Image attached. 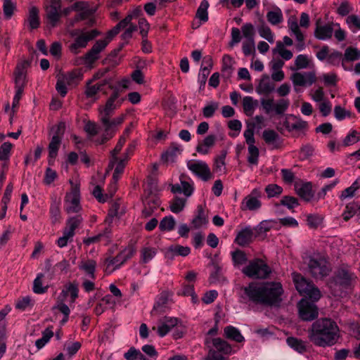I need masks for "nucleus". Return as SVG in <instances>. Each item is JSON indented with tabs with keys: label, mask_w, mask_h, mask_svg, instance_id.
<instances>
[{
	"label": "nucleus",
	"mask_w": 360,
	"mask_h": 360,
	"mask_svg": "<svg viewBox=\"0 0 360 360\" xmlns=\"http://www.w3.org/2000/svg\"><path fill=\"white\" fill-rule=\"evenodd\" d=\"M283 290L279 282L251 283L243 288V302L278 305L282 300Z\"/></svg>",
	"instance_id": "obj_1"
},
{
	"label": "nucleus",
	"mask_w": 360,
	"mask_h": 360,
	"mask_svg": "<svg viewBox=\"0 0 360 360\" xmlns=\"http://www.w3.org/2000/svg\"><path fill=\"white\" fill-rule=\"evenodd\" d=\"M338 327L334 321L329 319H321L312 324L309 337L318 346H330L338 340Z\"/></svg>",
	"instance_id": "obj_2"
},
{
	"label": "nucleus",
	"mask_w": 360,
	"mask_h": 360,
	"mask_svg": "<svg viewBox=\"0 0 360 360\" xmlns=\"http://www.w3.org/2000/svg\"><path fill=\"white\" fill-rule=\"evenodd\" d=\"M309 271L316 278H321L328 275L330 271L328 263L324 256L320 254H313L306 259Z\"/></svg>",
	"instance_id": "obj_3"
},
{
	"label": "nucleus",
	"mask_w": 360,
	"mask_h": 360,
	"mask_svg": "<svg viewBox=\"0 0 360 360\" xmlns=\"http://www.w3.org/2000/svg\"><path fill=\"white\" fill-rule=\"evenodd\" d=\"M292 276L295 286L301 295L307 297L314 301H317L321 298L319 290L307 281L302 275L292 273Z\"/></svg>",
	"instance_id": "obj_4"
},
{
	"label": "nucleus",
	"mask_w": 360,
	"mask_h": 360,
	"mask_svg": "<svg viewBox=\"0 0 360 360\" xmlns=\"http://www.w3.org/2000/svg\"><path fill=\"white\" fill-rule=\"evenodd\" d=\"M355 278L354 274L349 270H342L339 273L335 283L330 284L334 296L343 297L345 290L349 288L352 281Z\"/></svg>",
	"instance_id": "obj_5"
},
{
	"label": "nucleus",
	"mask_w": 360,
	"mask_h": 360,
	"mask_svg": "<svg viewBox=\"0 0 360 360\" xmlns=\"http://www.w3.org/2000/svg\"><path fill=\"white\" fill-rule=\"evenodd\" d=\"M186 166L194 176L203 181H208L214 177L210 166L203 160H189L186 162Z\"/></svg>",
	"instance_id": "obj_6"
},
{
	"label": "nucleus",
	"mask_w": 360,
	"mask_h": 360,
	"mask_svg": "<svg viewBox=\"0 0 360 360\" xmlns=\"http://www.w3.org/2000/svg\"><path fill=\"white\" fill-rule=\"evenodd\" d=\"M242 271L250 278H264L270 274L271 269L263 260L257 259L251 261Z\"/></svg>",
	"instance_id": "obj_7"
},
{
	"label": "nucleus",
	"mask_w": 360,
	"mask_h": 360,
	"mask_svg": "<svg viewBox=\"0 0 360 360\" xmlns=\"http://www.w3.org/2000/svg\"><path fill=\"white\" fill-rule=\"evenodd\" d=\"M134 254V249L132 247L124 248L114 258H108L105 262V271L110 274L120 266Z\"/></svg>",
	"instance_id": "obj_8"
},
{
	"label": "nucleus",
	"mask_w": 360,
	"mask_h": 360,
	"mask_svg": "<svg viewBox=\"0 0 360 360\" xmlns=\"http://www.w3.org/2000/svg\"><path fill=\"white\" fill-rule=\"evenodd\" d=\"M242 36L244 37V40H255V30L252 24L250 22L245 23L241 27V30L237 27H232L230 45L233 46L240 42Z\"/></svg>",
	"instance_id": "obj_9"
},
{
	"label": "nucleus",
	"mask_w": 360,
	"mask_h": 360,
	"mask_svg": "<svg viewBox=\"0 0 360 360\" xmlns=\"http://www.w3.org/2000/svg\"><path fill=\"white\" fill-rule=\"evenodd\" d=\"M72 190L68 193L65 200V209L69 213L77 212L80 210V195L77 184H73L72 180Z\"/></svg>",
	"instance_id": "obj_10"
},
{
	"label": "nucleus",
	"mask_w": 360,
	"mask_h": 360,
	"mask_svg": "<svg viewBox=\"0 0 360 360\" xmlns=\"http://www.w3.org/2000/svg\"><path fill=\"white\" fill-rule=\"evenodd\" d=\"M82 77V73L79 70H74L71 71L68 76L61 75L60 72L58 75V81L56 84V90L63 97L67 94V85L74 84L79 80Z\"/></svg>",
	"instance_id": "obj_11"
},
{
	"label": "nucleus",
	"mask_w": 360,
	"mask_h": 360,
	"mask_svg": "<svg viewBox=\"0 0 360 360\" xmlns=\"http://www.w3.org/2000/svg\"><path fill=\"white\" fill-rule=\"evenodd\" d=\"M205 344L210 349L207 357H212V354H214L218 358L223 357L221 355L217 354L215 351L222 352L225 354H230L233 352L231 347L226 342L222 340L220 338H214L212 340L207 338L205 340Z\"/></svg>",
	"instance_id": "obj_12"
},
{
	"label": "nucleus",
	"mask_w": 360,
	"mask_h": 360,
	"mask_svg": "<svg viewBox=\"0 0 360 360\" xmlns=\"http://www.w3.org/2000/svg\"><path fill=\"white\" fill-rule=\"evenodd\" d=\"M100 34V32L97 30H91L88 32H82L75 39V41L70 45L69 49L70 51L77 53L79 49L85 48L89 41L93 40Z\"/></svg>",
	"instance_id": "obj_13"
},
{
	"label": "nucleus",
	"mask_w": 360,
	"mask_h": 360,
	"mask_svg": "<svg viewBox=\"0 0 360 360\" xmlns=\"http://www.w3.org/2000/svg\"><path fill=\"white\" fill-rule=\"evenodd\" d=\"M181 325V322L178 319L166 316L160 319L157 323V326L153 327V330H156L158 335L162 338L174 327H179Z\"/></svg>",
	"instance_id": "obj_14"
},
{
	"label": "nucleus",
	"mask_w": 360,
	"mask_h": 360,
	"mask_svg": "<svg viewBox=\"0 0 360 360\" xmlns=\"http://www.w3.org/2000/svg\"><path fill=\"white\" fill-rule=\"evenodd\" d=\"M300 317L304 321H311L318 316V309L315 304L302 299L297 304Z\"/></svg>",
	"instance_id": "obj_15"
},
{
	"label": "nucleus",
	"mask_w": 360,
	"mask_h": 360,
	"mask_svg": "<svg viewBox=\"0 0 360 360\" xmlns=\"http://www.w3.org/2000/svg\"><path fill=\"white\" fill-rule=\"evenodd\" d=\"M133 149L134 146H131L127 148L126 153L120 156V158H117V160L113 159L110 160L109 167H115V171L112 175V179L115 182H117L120 175L124 172L126 163L128 161L129 156L133 151Z\"/></svg>",
	"instance_id": "obj_16"
},
{
	"label": "nucleus",
	"mask_w": 360,
	"mask_h": 360,
	"mask_svg": "<svg viewBox=\"0 0 360 360\" xmlns=\"http://www.w3.org/2000/svg\"><path fill=\"white\" fill-rule=\"evenodd\" d=\"M118 94L115 93L107 101L104 106L99 108V117L101 122H107V118L110 117L113 112L118 108L122 101H117Z\"/></svg>",
	"instance_id": "obj_17"
},
{
	"label": "nucleus",
	"mask_w": 360,
	"mask_h": 360,
	"mask_svg": "<svg viewBox=\"0 0 360 360\" xmlns=\"http://www.w3.org/2000/svg\"><path fill=\"white\" fill-rule=\"evenodd\" d=\"M209 217L207 212L202 207L198 206L196 212L191 221V229L200 230L207 226Z\"/></svg>",
	"instance_id": "obj_18"
},
{
	"label": "nucleus",
	"mask_w": 360,
	"mask_h": 360,
	"mask_svg": "<svg viewBox=\"0 0 360 360\" xmlns=\"http://www.w3.org/2000/svg\"><path fill=\"white\" fill-rule=\"evenodd\" d=\"M295 86H311L316 80L314 72H296L291 76Z\"/></svg>",
	"instance_id": "obj_19"
},
{
	"label": "nucleus",
	"mask_w": 360,
	"mask_h": 360,
	"mask_svg": "<svg viewBox=\"0 0 360 360\" xmlns=\"http://www.w3.org/2000/svg\"><path fill=\"white\" fill-rule=\"evenodd\" d=\"M260 191L254 189L250 195L246 196L242 201L241 208L243 210H255L260 207L261 202L259 200Z\"/></svg>",
	"instance_id": "obj_20"
},
{
	"label": "nucleus",
	"mask_w": 360,
	"mask_h": 360,
	"mask_svg": "<svg viewBox=\"0 0 360 360\" xmlns=\"http://www.w3.org/2000/svg\"><path fill=\"white\" fill-rule=\"evenodd\" d=\"M60 0H51V5L46 8L47 19L52 27H54L60 18Z\"/></svg>",
	"instance_id": "obj_21"
},
{
	"label": "nucleus",
	"mask_w": 360,
	"mask_h": 360,
	"mask_svg": "<svg viewBox=\"0 0 360 360\" xmlns=\"http://www.w3.org/2000/svg\"><path fill=\"white\" fill-rule=\"evenodd\" d=\"M194 183L192 180L186 181L181 176L180 184L172 186V191L174 193H183L186 197L189 198L194 192Z\"/></svg>",
	"instance_id": "obj_22"
},
{
	"label": "nucleus",
	"mask_w": 360,
	"mask_h": 360,
	"mask_svg": "<svg viewBox=\"0 0 360 360\" xmlns=\"http://www.w3.org/2000/svg\"><path fill=\"white\" fill-rule=\"evenodd\" d=\"M78 296V288L76 284L68 283L65 285L60 294L59 300L67 302L70 304L74 303Z\"/></svg>",
	"instance_id": "obj_23"
},
{
	"label": "nucleus",
	"mask_w": 360,
	"mask_h": 360,
	"mask_svg": "<svg viewBox=\"0 0 360 360\" xmlns=\"http://www.w3.org/2000/svg\"><path fill=\"white\" fill-rule=\"evenodd\" d=\"M333 34V26L330 24H321L320 20L316 23V28L314 30V37L323 41L330 39Z\"/></svg>",
	"instance_id": "obj_24"
},
{
	"label": "nucleus",
	"mask_w": 360,
	"mask_h": 360,
	"mask_svg": "<svg viewBox=\"0 0 360 360\" xmlns=\"http://www.w3.org/2000/svg\"><path fill=\"white\" fill-rule=\"evenodd\" d=\"M217 141V136L214 134H209L203 140L200 141L196 146V151L200 155H207L212 148L214 147Z\"/></svg>",
	"instance_id": "obj_25"
},
{
	"label": "nucleus",
	"mask_w": 360,
	"mask_h": 360,
	"mask_svg": "<svg viewBox=\"0 0 360 360\" xmlns=\"http://www.w3.org/2000/svg\"><path fill=\"white\" fill-rule=\"evenodd\" d=\"M265 143L271 148H278L282 144V139L277 132L272 129H266L262 133Z\"/></svg>",
	"instance_id": "obj_26"
},
{
	"label": "nucleus",
	"mask_w": 360,
	"mask_h": 360,
	"mask_svg": "<svg viewBox=\"0 0 360 360\" xmlns=\"http://www.w3.org/2000/svg\"><path fill=\"white\" fill-rule=\"evenodd\" d=\"M126 115L122 114L113 119H110V117L107 118V122H101L102 126L105 133L110 136L115 131L117 127L120 126L125 120Z\"/></svg>",
	"instance_id": "obj_27"
},
{
	"label": "nucleus",
	"mask_w": 360,
	"mask_h": 360,
	"mask_svg": "<svg viewBox=\"0 0 360 360\" xmlns=\"http://www.w3.org/2000/svg\"><path fill=\"white\" fill-rule=\"evenodd\" d=\"M250 226H245L237 234L235 241L239 245H245L252 241L255 235L254 230Z\"/></svg>",
	"instance_id": "obj_28"
},
{
	"label": "nucleus",
	"mask_w": 360,
	"mask_h": 360,
	"mask_svg": "<svg viewBox=\"0 0 360 360\" xmlns=\"http://www.w3.org/2000/svg\"><path fill=\"white\" fill-rule=\"evenodd\" d=\"M288 27L292 33L295 36L297 41V48L298 51H301L304 47V37L300 30L296 19H289L288 21Z\"/></svg>",
	"instance_id": "obj_29"
},
{
	"label": "nucleus",
	"mask_w": 360,
	"mask_h": 360,
	"mask_svg": "<svg viewBox=\"0 0 360 360\" xmlns=\"http://www.w3.org/2000/svg\"><path fill=\"white\" fill-rule=\"evenodd\" d=\"M308 123L294 116L288 117L285 122V127L288 131H303L307 129Z\"/></svg>",
	"instance_id": "obj_30"
},
{
	"label": "nucleus",
	"mask_w": 360,
	"mask_h": 360,
	"mask_svg": "<svg viewBox=\"0 0 360 360\" xmlns=\"http://www.w3.org/2000/svg\"><path fill=\"white\" fill-rule=\"evenodd\" d=\"M191 252V249L188 246L174 245L169 246L165 251V255L168 258H174L176 256L186 257Z\"/></svg>",
	"instance_id": "obj_31"
},
{
	"label": "nucleus",
	"mask_w": 360,
	"mask_h": 360,
	"mask_svg": "<svg viewBox=\"0 0 360 360\" xmlns=\"http://www.w3.org/2000/svg\"><path fill=\"white\" fill-rule=\"evenodd\" d=\"M79 269L86 276L94 278L96 262L93 259H82L79 264Z\"/></svg>",
	"instance_id": "obj_32"
},
{
	"label": "nucleus",
	"mask_w": 360,
	"mask_h": 360,
	"mask_svg": "<svg viewBox=\"0 0 360 360\" xmlns=\"http://www.w3.org/2000/svg\"><path fill=\"white\" fill-rule=\"evenodd\" d=\"M182 148L177 144H172L164 153L162 155V160L166 163L174 162L176 158L181 154Z\"/></svg>",
	"instance_id": "obj_33"
},
{
	"label": "nucleus",
	"mask_w": 360,
	"mask_h": 360,
	"mask_svg": "<svg viewBox=\"0 0 360 360\" xmlns=\"http://www.w3.org/2000/svg\"><path fill=\"white\" fill-rule=\"evenodd\" d=\"M39 11L36 6H31L28 11L27 22L31 30L37 29L40 25Z\"/></svg>",
	"instance_id": "obj_34"
},
{
	"label": "nucleus",
	"mask_w": 360,
	"mask_h": 360,
	"mask_svg": "<svg viewBox=\"0 0 360 360\" xmlns=\"http://www.w3.org/2000/svg\"><path fill=\"white\" fill-rule=\"evenodd\" d=\"M354 216H360V203L352 202L346 205L342 213V217L345 221L349 220Z\"/></svg>",
	"instance_id": "obj_35"
},
{
	"label": "nucleus",
	"mask_w": 360,
	"mask_h": 360,
	"mask_svg": "<svg viewBox=\"0 0 360 360\" xmlns=\"http://www.w3.org/2000/svg\"><path fill=\"white\" fill-rule=\"evenodd\" d=\"M295 190L297 193L305 200H310L313 197L311 185L309 183L296 184Z\"/></svg>",
	"instance_id": "obj_36"
},
{
	"label": "nucleus",
	"mask_w": 360,
	"mask_h": 360,
	"mask_svg": "<svg viewBox=\"0 0 360 360\" xmlns=\"http://www.w3.org/2000/svg\"><path fill=\"white\" fill-rule=\"evenodd\" d=\"M60 144V138L58 136H53L49 146V162L53 164L57 156L59 146Z\"/></svg>",
	"instance_id": "obj_37"
},
{
	"label": "nucleus",
	"mask_w": 360,
	"mask_h": 360,
	"mask_svg": "<svg viewBox=\"0 0 360 360\" xmlns=\"http://www.w3.org/2000/svg\"><path fill=\"white\" fill-rule=\"evenodd\" d=\"M342 63L346 62H353L360 59V50L356 47H347L342 56Z\"/></svg>",
	"instance_id": "obj_38"
},
{
	"label": "nucleus",
	"mask_w": 360,
	"mask_h": 360,
	"mask_svg": "<svg viewBox=\"0 0 360 360\" xmlns=\"http://www.w3.org/2000/svg\"><path fill=\"white\" fill-rule=\"evenodd\" d=\"M266 17L268 22L272 25H278L283 20V13L278 7L272 11H268Z\"/></svg>",
	"instance_id": "obj_39"
},
{
	"label": "nucleus",
	"mask_w": 360,
	"mask_h": 360,
	"mask_svg": "<svg viewBox=\"0 0 360 360\" xmlns=\"http://www.w3.org/2000/svg\"><path fill=\"white\" fill-rule=\"evenodd\" d=\"M44 274H38L33 282V291L37 294L44 293L48 288V283L44 280Z\"/></svg>",
	"instance_id": "obj_40"
},
{
	"label": "nucleus",
	"mask_w": 360,
	"mask_h": 360,
	"mask_svg": "<svg viewBox=\"0 0 360 360\" xmlns=\"http://www.w3.org/2000/svg\"><path fill=\"white\" fill-rule=\"evenodd\" d=\"M243 110L245 114L251 116L258 105V101L250 96H245L243 99Z\"/></svg>",
	"instance_id": "obj_41"
},
{
	"label": "nucleus",
	"mask_w": 360,
	"mask_h": 360,
	"mask_svg": "<svg viewBox=\"0 0 360 360\" xmlns=\"http://www.w3.org/2000/svg\"><path fill=\"white\" fill-rule=\"evenodd\" d=\"M226 154L223 153L217 156L214 160V171L219 174L226 173V167L225 162Z\"/></svg>",
	"instance_id": "obj_42"
},
{
	"label": "nucleus",
	"mask_w": 360,
	"mask_h": 360,
	"mask_svg": "<svg viewBox=\"0 0 360 360\" xmlns=\"http://www.w3.org/2000/svg\"><path fill=\"white\" fill-rule=\"evenodd\" d=\"M257 31L259 36L269 43L273 44L274 42V34L271 32L270 27L266 25L264 22H262L258 27Z\"/></svg>",
	"instance_id": "obj_43"
},
{
	"label": "nucleus",
	"mask_w": 360,
	"mask_h": 360,
	"mask_svg": "<svg viewBox=\"0 0 360 360\" xmlns=\"http://www.w3.org/2000/svg\"><path fill=\"white\" fill-rule=\"evenodd\" d=\"M225 336L231 340L237 342L244 341V337L241 335L240 332L236 328L229 326L224 328Z\"/></svg>",
	"instance_id": "obj_44"
},
{
	"label": "nucleus",
	"mask_w": 360,
	"mask_h": 360,
	"mask_svg": "<svg viewBox=\"0 0 360 360\" xmlns=\"http://www.w3.org/2000/svg\"><path fill=\"white\" fill-rule=\"evenodd\" d=\"M209 3L207 0H202L197 9L195 17L201 22H205L208 20Z\"/></svg>",
	"instance_id": "obj_45"
},
{
	"label": "nucleus",
	"mask_w": 360,
	"mask_h": 360,
	"mask_svg": "<svg viewBox=\"0 0 360 360\" xmlns=\"http://www.w3.org/2000/svg\"><path fill=\"white\" fill-rule=\"evenodd\" d=\"M176 226L175 219L171 216L165 217L160 222L159 228L162 231H171Z\"/></svg>",
	"instance_id": "obj_46"
},
{
	"label": "nucleus",
	"mask_w": 360,
	"mask_h": 360,
	"mask_svg": "<svg viewBox=\"0 0 360 360\" xmlns=\"http://www.w3.org/2000/svg\"><path fill=\"white\" fill-rule=\"evenodd\" d=\"M259 154V149L255 144L248 146V162L250 164L257 165Z\"/></svg>",
	"instance_id": "obj_47"
},
{
	"label": "nucleus",
	"mask_w": 360,
	"mask_h": 360,
	"mask_svg": "<svg viewBox=\"0 0 360 360\" xmlns=\"http://www.w3.org/2000/svg\"><path fill=\"white\" fill-rule=\"evenodd\" d=\"M60 200L54 199L50 207V214L53 223L58 221L60 217Z\"/></svg>",
	"instance_id": "obj_48"
},
{
	"label": "nucleus",
	"mask_w": 360,
	"mask_h": 360,
	"mask_svg": "<svg viewBox=\"0 0 360 360\" xmlns=\"http://www.w3.org/2000/svg\"><path fill=\"white\" fill-rule=\"evenodd\" d=\"M53 335V331L49 328H46L42 333V337L37 340L35 342V345L37 347V349H41V348H43L49 342Z\"/></svg>",
	"instance_id": "obj_49"
},
{
	"label": "nucleus",
	"mask_w": 360,
	"mask_h": 360,
	"mask_svg": "<svg viewBox=\"0 0 360 360\" xmlns=\"http://www.w3.org/2000/svg\"><path fill=\"white\" fill-rule=\"evenodd\" d=\"M14 79L15 88H22L23 89L24 84L26 81V72L25 69H16L14 72Z\"/></svg>",
	"instance_id": "obj_50"
},
{
	"label": "nucleus",
	"mask_w": 360,
	"mask_h": 360,
	"mask_svg": "<svg viewBox=\"0 0 360 360\" xmlns=\"http://www.w3.org/2000/svg\"><path fill=\"white\" fill-rule=\"evenodd\" d=\"M109 236L110 231L106 230L103 233H100L97 236L84 239V243L86 245H90L98 241H103L105 243H107L109 241Z\"/></svg>",
	"instance_id": "obj_51"
},
{
	"label": "nucleus",
	"mask_w": 360,
	"mask_h": 360,
	"mask_svg": "<svg viewBox=\"0 0 360 360\" xmlns=\"http://www.w3.org/2000/svg\"><path fill=\"white\" fill-rule=\"evenodd\" d=\"M186 200L181 198H176L170 203V210L175 214L179 213L185 207Z\"/></svg>",
	"instance_id": "obj_52"
},
{
	"label": "nucleus",
	"mask_w": 360,
	"mask_h": 360,
	"mask_svg": "<svg viewBox=\"0 0 360 360\" xmlns=\"http://www.w3.org/2000/svg\"><path fill=\"white\" fill-rule=\"evenodd\" d=\"M287 343L291 348L299 353H302L305 351L306 347L304 342L297 338H288L287 339Z\"/></svg>",
	"instance_id": "obj_53"
},
{
	"label": "nucleus",
	"mask_w": 360,
	"mask_h": 360,
	"mask_svg": "<svg viewBox=\"0 0 360 360\" xmlns=\"http://www.w3.org/2000/svg\"><path fill=\"white\" fill-rule=\"evenodd\" d=\"M274 52H277L283 59L286 60H290L292 57V53L290 51L285 49L283 46V44L280 41L276 42V46Z\"/></svg>",
	"instance_id": "obj_54"
},
{
	"label": "nucleus",
	"mask_w": 360,
	"mask_h": 360,
	"mask_svg": "<svg viewBox=\"0 0 360 360\" xmlns=\"http://www.w3.org/2000/svg\"><path fill=\"white\" fill-rule=\"evenodd\" d=\"M3 11L5 17L11 18L16 8L15 4L12 0H3Z\"/></svg>",
	"instance_id": "obj_55"
},
{
	"label": "nucleus",
	"mask_w": 360,
	"mask_h": 360,
	"mask_svg": "<svg viewBox=\"0 0 360 360\" xmlns=\"http://www.w3.org/2000/svg\"><path fill=\"white\" fill-rule=\"evenodd\" d=\"M77 162L78 155L75 152H71L67 155L65 160L61 165V167L63 169L68 171L70 165H75Z\"/></svg>",
	"instance_id": "obj_56"
},
{
	"label": "nucleus",
	"mask_w": 360,
	"mask_h": 360,
	"mask_svg": "<svg viewBox=\"0 0 360 360\" xmlns=\"http://www.w3.org/2000/svg\"><path fill=\"white\" fill-rule=\"evenodd\" d=\"M346 22L353 32L360 30V18L356 15L347 16Z\"/></svg>",
	"instance_id": "obj_57"
},
{
	"label": "nucleus",
	"mask_w": 360,
	"mask_h": 360,
	"mask_svg": "<svg viewBox=\"0 0 360 360\" xmlns=\"http://www.w3.org/2000/svg\"><path fill=\"white\" fill-rule=\"evenodd\" d=\"M342 58L341 52L336 50H330L326 61L328 65H337L341 60H342Z\"/></svg>",
	"instance_id": "obj_58"
},
{
	"label": "nucleus",
	"mask_w": 360,
	"mask_h": 360,
	"mask_svg": "<svg viewBox=\"0 0 360 360\" xmlns=\"http://www.w3.org/2000/svg\"><path fill=\"white\" fill-rule=\"evenodd\" d=\"M13 145L9 142H4L0 147V160H8Z\"/></svg>",
	"instance_id": "obj_59"
},
{
	"label": "nucleus",
	"mask_w": 360,
	"mask_h": 360,
	"mask_svg": "<svg viewBox=\"0 0 360 360\" xmlns=\"http://www.w3.org/2000/svg\"><path fill=\"white\" fill-rule=\"evenodd\" d=\"M334 115L336 120L342 121L351 117L350 111L342 108L340 105H337L334 108Z\"/></svg>",
	"instance_id": "obj_60"
},
{
	"label": "nucleus",
	"mask_w": 360,
	"mask_h": 360,
	"mask_svg": "<svg viewBox=\"0 0 360 360\" xmlns=\"http://www.w3.org/2000/svg\"><path fill=\"white\" fill-rule=\"evenodd\" d=\"M242 50L245 56H250L255 51V40H244L242 44Z\"/></svg>",
	"instance_id": "obj_61"
},
{
	"label": "nucleus",
	"mask_w": 360,
	"mask_h": 360,
	"mask_svg": "<svg viewBox=\"0 0 360 360\" xmlns=\"http://www.w3.org/2000/svg\"><path fill=\"white\" fill-rule=\"evenodd\" d=\"M156 255L155 248L146 247L143 248L141 251V259L143 262L147 263L150 262Z\"/></svg>",
	"instance_id": "obj_62"
},
{
	"label": "nucleus",
	"mask_w": 360,
	"mask_h": 360,
	"mask_svg": "<svg viewBox=\"0 0 360 360\" xmlns=\"http://www.w3.org/2000/svg\"><path fill=\"white\" fill-rule=\"evenodd\" d=\"M131 20L132 15H128L112 29V32L117 35L122 29L127 27Z\"/></svg>",
	"instance_id": "obj_63"
},
{
	"label": "nucleus",
	"mask_w": 360,
	"mask_h": 360,
	"mask_svg": "<svg viewBox=\"0 0 360 360\" xmlns=\"http://www.w3.org/2000/svg\"><path fill=\"white\" fill-rule=\"evenodd\" d=\"M359 141V136L356 131H351L344 139L343 143L345 146H351Z\"/></svg>",
	"instance_id": "obj_64"
}]
</instances>
